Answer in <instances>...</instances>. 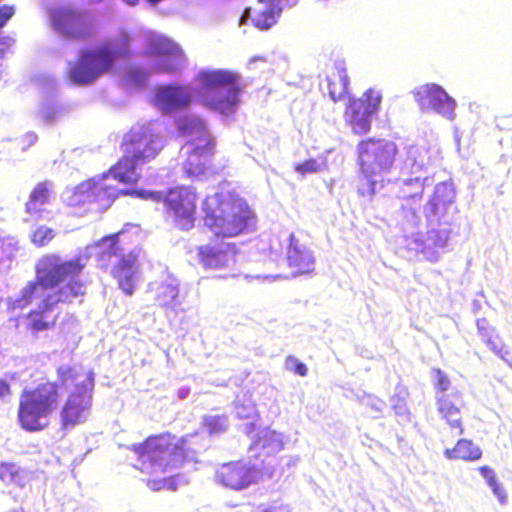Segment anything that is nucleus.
Returning a JSON list of instances; mask_svg holds the SVG:
<instances>
[{"label": "nucleus", "instance_id": "cd10ccee", "mask_svg": "<svg viewBox=\"0 0 512 512\" xmlns=\"http://www.w3.org/2000/svg\"><path fill=\"white\" fill-rule=\"evenodd\" d=\"M380 173H366L363 169H358L357 192L362 197L371 198L376 193V185L382 180L376 177L382 176Z\"/></svg>", "mask_w": 512, "mask_h": 512}, {"label": "nucleus", "instance_id": "bb28decb", "mask_svg": "<svg viewBox=\"0 0 512 512\" xmlns=\"http://www.w3.org/2000/svg\"><path fill=\"white\" fill-rule=\"evenodd\" d=\"M0 481L5 485L24 487L22 470L14 462H0Z\"/></svg>", "mask_w": 512, "mask_h": 512}, {"label": "nucleus", "instance_id": "9b49d317", "mask_svg": "<svg viewBox=\"0 0 512 512\" xmlns=\"http://www.w3.org/2000/svg\"><path fill=\"white\" fill-rule=\"evenodd\" d=\"M381 101V93L374 88L367 89L360 98H349L344 118L355 134L370 131L371 117L379 111Z\"/></svg>", "mask_w": 512, "mask_h": 512}, {"label": "nucleus", "instance_id": "c756f323", "mask_svg": "<svg viewBox=\"0 0 512 512\" xmlns=\"http://www.w3.org/2000/svg\"><path fill=\"white\" fill-rule=\"evenodd\" d=\"M407 154L411 166H416L418 170L426 169L431 164L429 151L424 147L411 145L408 147Z\"/></svg>", "mask_w": 512, "mask_h": 512}, {"label": "nucleus", "instance_id": "9d476101", "mask_svg": "<svg viewBox=\"0 0 512 512\" xmlns=\"http://www.w3.org/2000/svg\"><path fill=\"white\" fill-rule=\"evenodd\" d=\"M144 55L152 60V72L157 74L176 73L185 62L181 47L163 35L152 36L147 40Z\"/></svg>", "mask_w": 512, "mask_h": 512}, {"label": "nucleus", "instance_id": "20e7f679", "mask_svg": "<svg viewBox=\"0 0 512 512\" xmlns=\"http://www.w3.org/2000/svg\"><path fill=\"white\" fill-rule=\"evenodd\" d=\"M192 435L176 437L170 432L152 434L142 442L132 444L129 450L136 455L135 468L142 473H165L169 468L183 465L197 453Z\"/></svg>", "mask_w": 512, "mask_h": 512}, {"label": "nucleus", "instance_id": "dca6fc26", "mask_svg": "<svg viewBox=\"0 0 512 512\" xmlns=\"http://www.w3.org/2000/svg\"><path fill=\"white\" fill-rule=\"evenodd\" d=\"M437 412L448 426L451 437H457L464 433L465 426L462 410L465 408L463 394L455 391L451 395L437 396Z\"/></svg>", "mask_w": 512, "mask_h": 512}, {"label": "nucleus", "instance_id": "aec40b11", "mask_svg": "<svg viewBox=\"0 0 512 512\" xmlns=\"http://www.w3.org/2000/svg\"><path fill=\"white\" fill-rule=\"evenodd\" d=\"M287 262L289 267L294 270V275L306 274L314 269V258L311 251L293 233L289 236Z\"/></svg>", "mask_w": 512, "mask_h": 512}, {"label": "nucleus", "instance_id": "7c9ffc66", "mask_svg": "<svg viewBox=\"0 0 512 512\" xmlns=\"http://www.w3.org/2000/svg\"><path fill=\"white\" fill-rule=\"evenodd\" d=\"M136 258V255L133 253H129L120 257L118 262L112 268V276L121 277L125 274H134Z\"/></svg>", "mask_w": 512, "mask_h": 512}, {"label": "nucleus", "instance_id": "5701e85b", "mask_svg": "<svg viewBox=\"0 0 512 512\" xmlns=\"http://www.w3.org/2000/svg\"><path fill=\"white\" fill-rule=\"evenodd\" d=\"M444 455L449 460L476 461L482 457V451L471 440L461 438L454 447L445 449Z\"/></svg>", "mask_w": 512, "mask_h": 512}, {"label": "nucleus", "instance_id": "ddd939ff", "mask_svg": "<svg viewBox=\"0 0 512 512\" xmlns=\"http://www.w3.org/2000/svg\"><path fill=\"white\" fill-rule=\"evenodd\" d=\"M92 405V385H77L65 400L60 410V423L63 430H69L85 422Z\"/></svg>", "mask_w": 512, "mask_h": 512}, {"label": "nucleus", "instance_id": "de8ad7c7", "mask_svg": "<svg viewBox=\"0 0 512 512\" xmlns=\"http://www.w3.org/2000/svg\"><path fill=\"white\" fill-rule=\"evenodd\" d=\"M263 512H272V511H271V510H265V511H263Z\"/></svg>", "mask_w": 512, "mask_h": 512}, {"label": "nucleus", "instance_id": "f3484780", "mask_svg": "<svg viewBox=\"0 0 512 512\" xmlns=\"http://www.w3.org/2000/svg\"><path fill=\"white\" fill-rule=\"evenodd\" d=\"M216 481L232 490H242L256 481V470L243 461L222 464L215 474Z\"/></svg>", "mask_w": 512, "mask_h": 512}, {"label": "nucleus", "instance_id": "a18cd8bd", "mask_svg": "<svg viewBox=\"0 0 512 512\" xmlns=\"http://www.w3.org/2000/svg\"><path fill=\"white\" fill-rule=\"evenodd\" d=\"M274 445H273V448H272V451L273 452H276L280 449V442L279 441H274Z\"/></svg>", "mask_w": 512, "mask_h": 512}, {"label": "nucleus", "instance_id": "f03ea898", "mask_svg": "<svg viewBox=\"0 0 512 512\" xmlns=\"http://www.w3.org/2000/svg\"><path fill=\"white\" fill-rule=\"evenodd\" d=\"M87 256L78 255L63 261L57 254L43 255L35 265V279L29 281L13 300V309H24L34 300L39 305L25 315L26 330L38 335L55 328L58 314L54 308L59 303H71L86 294V284L77 279L86 267Z\"/></svg>", "mask_w": 512, "mask_h": 512}, {"label": "nucleus", "instance_id": "423d86ee", "mask_svg": "<svg viewBox=\"0 0 512 512\" xmlns=\"http://www.w3.org/2000/svg\"><path fill=\"white\" fill-rule=\"evenodd\" d=\"M241 76L231 70L203 69L195 81L199 86L197 101L205 108L221 114L232 112L242 93Z\"/></svg>", "mask_w": 512, "mask_h": 512}, {"label": "nucleus", "instance_id": "393cba45", "mask_svg": "<svg viewBox=\"0 0 512 512\" xmlns=\"http://www.w3.org/2000/svg\"><path fill=\"white\" fill-rule=\"evenodd\" d=\"M57 376L59 383L64 386L73 385L77 389V385L90 384L93 386V381L83 371L74 366H60L57 368Z\"/></svg>", "mask_w": 512, "mask_h": 512}, {"label": "nucleus", "instance_id": "c85d7f7f", "mask_svg": "<svg viewBox=\"0 0 512 512\" xmlns=\"http://www.w3.org/2000/svg\"><path fill=\"white\" fill-rule=\"evenodd\" d=\"M179 290L177 286L162 283L157 290L156 301L163 308L174 307L178 303Z\"/></svg>", "mask_w": 512, "mask_h": 512}, {"label": "nucleus", "instance_id": "f257e3e1", "mask_svg": "<svg viewBox=\"0 0 512 512\" xmlns=\"http://www.w3.org/2000/svg\"><path fill=\"white\" fill-rule=\"evenodd\" d=\"M164 148L161 136L147 125H134L122 137L118 161L98 177L79 183L67 199V206L83 212H103L121 196L152 199L162 202L165 219L180 231L194 228L197 218L198 193L191 186H176L160 192L119 189L109 183V177L119 183L135 186L141 179L137 168L154 160Z\"/></svg>", "mask_w": 512, "mask_h": 512}, {"label": "nucleus", "instance_id": "e433bc0d", "mask_svg": "<svg viewBox=\"0 0 512 512\" xmlns=\"http://www.w3.org/2000/svg\"><path fill=\"white\" fill-rule=\"evenodd\" d=\"M477 329L482 339L487 343H492V337L494 335V328L489 324L485 318L477 319Z\"/></svg>", "mask_w": 512, "mask_h": 512}, {"label": "nucleus", "instance_id": "412c9836", "mask_svg": "<svg viewBox=\"0 0 512 512\" xmlns=\"http://www.w3.org/2000/svg\"><path fill=\"white\" fill-rule=\"evenodd\" d=\"M139 229L137 226L132 224H126L124 228L116 233L106 235L102 237L97 246H104V252L108 257L117 256L121 251L119 246L121 238L127 236L129 242H134L139 239Z\"/></svg>", "mask_w": 512, "mask_h": 512}, {"label": "nucleus", "instance_id": "72a5a7b5", "mask_svg": "<svg viewBox=\"0 0 512 512\" xmlns=\"http://www.w3.org/2000/svg\"><path fill=\"white\" fill-rule=\"evenodd\" d=\"M204 426L210 434H218L226 429L225 416H208L204 418Z\"/></svg>", "mask_w": 512, "mask_h": 512}, {"label": "nucleus", "instance_id": "0eeeda50", "mask_svg": "<svg viewBox=\"0 0 512 512\" xmlns=\"http://www.w3.org/2000/svg\"><path fill=\"white\" fill-rule=\"evenodd\" d=\"M60 404L58 383L46 378L33 388H25L19 397L17 418L20 426L29 432L44 430Z\"/></svg>", "mask_w": 512, "mask_h": 512}, {"label": "nucleus", "instance_id": "4c0bfd02", "mask_svg": "<svg viewBox=\"0 0 512 512\" xmlns=\"http://www.w3.org/2000/svg\"><path fill=\"white\" fill-rule=\"evenodd\" d=\"M133 273L125 274L121 277H114L118 280L120 289L128 296L134 293L135 285L133 281Z\"/></svg>", "mask_w": 512, "mask_h": 512}, {"label": "nucleus", "instance_id": "79ce46f5", "mask_svg": "<svg viewBox=\"0 0 512 512\" xmlns=\"http://www.w3.org/2000/svg\"><path fill=\"white\" fill-rule=\"evenodd\" d=\"M147 484L152 490L157 491V490H161L162 488H164L166 486L167 480L166 479L148 480Z\"/></svg>", "mask_w": 512, "mask_h": 512}, {"label": "nucleus", "instance_id": "b1692460", "mask_svg": "<svg viewBox=\"0 0 512 512\" xmlns=\"http://www.w3.org/2000/svg\"><path fill=\"white\" fill-rule=\"evenodd\" d=\"M259 3L266 5V8L258 12L253 20V25L259 30H268L277 23L282 8L279 6V0H258Z\"/></svg>", "mask_w": 512, "mask_h": 512}, {"label": "nucleus", "instance_id": "f8f14e48", "mask_svg": "<svg viewBox=\"0 0 512 512\" xmlns=\"http://www.w3.org/2000/svg\"><path fill=\"white\" fill-rule=\"evenodd\" d=\"M50 24L61 37L70 41H85L93 34L90 23L82 12L71 7H57L50 11Z\"/></svg>", "mask_w": 512, "mask_h": 512}, {"label": "nucleus", "instance_id": "2f4dec72", "mask_svg": "<svg viewBox=\"0 0 512 512\" xmlns=\"http://www.w3.org/2000/svg\"><path fill=\"white\" fill-rule=\"evenodd\" d=\"M431 372L433 375V385L437 396L448 395L447 391L451 386V381L448 375L440 368H433Z\"/></svg>", "mask_w": 512, "mask_h": 512}, {"label": "nucleus", "instance_id": "39448f33", "mask_svg": "<svg viewBox=\"0 0 512 512\" xmlns=\"http://www.w3.org/2000/svg\"><path fill=\"white\" fill-rule=\"evenodd\" d=\"M129 54L130 37L124 33L94 48L81 50L77 59L69 63L67 77L75 85H90L100 76L113 71L117 61Z\"/></svg>", "mask_w": 512, "mask_h": 512}, {"label": "nucleus", "instance_id": "7ed1b4c3", "mask_svg": "<svg viewBox=\"0 0 512 512\" xmlns=\"http://www.w3.org/2000/svg\"><path fill=\"white\" fill-rule=\"evenodd\" d=\"M204 227L217 239L196 248L197 260L205 270H222L236 263L238 248L224 241L255 228L256 214L242 198L214 193L206 195L201 203Z\"/></svg>", "mask_w": 512, "mask_h": 512}, {"label": "nucleus", "instance_id": "6ab92c4d", "mask_svg": "<svg viewBox=\"0 0 512 512\" xmlns=\"http://www.w3.org/2000/svg\"><path fill=\"white\" fill-rule=\"evenodd\" d=\"M54 197L53 183L45 180L37 183L30 191L25 202V211L33 220H40L46 212L45 206L51 203Z\"/></svg>", "mask_w": 512, "mask_h": 512}, {"label": "nucleus", "instance_id": "4be33fe9", "mask_svg": "<svg viewBox=\"0 0 512 512\" xmlns=\"http://www.w3.org/2000/svg\"><path fill=\"white\" fill-rule=\"evenodd\" d=\"M327 90L333 101H340L348 95L349 77L343 66H335L327 75Z\"/></svg>", "mask_w": 512, "mask_h": 512}, {"label": "nucleus", "instance_id": "37998d69", "mask_svg": "<svg viewBox=\"0 0 512 512\" xmlns=\"http://www.w3.org/2000/svg\"><path fill=\"white\" fill-rule=\"evenodd\" d=\"M11 395L10 385L3 379H0V399H4Z\"/></svg>", "mask_w": 512, "mask_h": 512}, {"label": "nucleus", "instance_id": "49530a36", "mask_svg": "<svg viewBox=\"0 0 512 512\" xmlns=\"http://www.w3.org/2000/svg\"><path fill=\"white\" fill-rule=\"evenodd\" d=\"M10 512H24L23 509H19V510H13V511H10Z\"/></svg>", "mask_w": 512, "mask_h": 512}, {"label": "nucleus", "instance_id": "473e14b6", "mask_svg": "<svg viewBox=\"0 0 512 512\" xmlns=\"http://www.w3.org/2000/svg\"><path fill=\"white\" fill-rule=\"evenodd\" d=\"M55 237V232L52 228L46 226H39L31 234V242L37 247H44L48 245Z\"/></svg>", "mask_w": 512, "mask_h": 512}, {"label": "nucleus", "instance_id": "a211bd4d", "mask_svg": "<svg viewBox=\"0 0 512 512\" xmlns=\"http://www.w3.org/2000/svg\"><path fill=\"white\" fill-rule=\"evenodd\" d=\"M456 190L450 182L438 183L425 208L426 217L438 222L445 220L454 207Z\"/></svg>", "mask_w": 512, "mask_h": 512}, {"label": "nucleus", "instance_id": "6e6552de", "mask_svg": "<svg viewBox=\"0 0 512 512\" xmlns=\"http://www.w3.org/2000/svg\"><path fill=\"white\" fill-rule=\"evenodd\" d=\"M179 130L193 145L184 162L185 172L189 176H199L212 167V158L216 151V141L210 134L203 119L199 117L183 119Z\"/></svg>", "mask_w": 512, "mask_h": 512}, {"label": "nucleus", "instance_id": "1a4fd4ad", "mask_svg": "<svg viewBox=\"0 0 512 512\" xmlns=\"http://www.w3.org/2000/svg\"><path fill=\"white\" fill-rule=\"evenodd\" d=\"M358 169L366 173H389L396 162L397 144L386 138L368 137L356 147Z\"/></svg>", "mask_w": 512, "mask_h": 512}, {"label": "nucleus", "instance_id": "c03bdc74", "mask_svg": "<svg viewBox=\"0 0 512 512\" xmlns=\"http://www.w3.org/2000/svg\"><path fill=\"white\" fill-rule=\"evenodd\" d=\"M250 17H251V9L250 8H246L243 11V13H242V15L240 17L239 24L240 25H245Z\"/></svg>", "mask_w": 512, "mask_h": 512}, {"label": "nucleus", "instance_id": "2eb2a0df", "mask_svg": "<svg viewBox=\"0 0 512 512\" xmlns=\"http://www.w3.org/2000/svg\"><path fill=\"white\" fill-rule=\"evenodd\" d=\"M413 96L422 110L432 109L449 120L455 118L456 102L437 84H425L413 91Z\"/></svg>", "mask_w": 512, "mask_h": 512}, {"label": "nucleus", "instance_id": "a19ab883", "mask_svg": "<svg viewBox=\"0 0 512 512\" xmlns=\"http://www.w3.org/2000/svg\"><path fill=\"white\" fill-rule=\"evenodd\" d=\"M488 486L492 489L493 493L497 496L498 500L502 504H505L507 500V494L502 485L498 483V481H496Z\"/></svg>", "mask_w": 512, "mask_h": 512}, {"label": "nucleus", "instance_id": "4468645a", "mask_svg": "<svg viewBox=\"0 0 512 512\" xmlns=\"http://www.w3.org/2000/svg\"><path fill=\"white\" fill-rule=\"evenodd\" d=\"M193 101L194 97L189 85L159 84L152 90L151 103L163 114L188 109Z\"/></svg>", "mask_w": 512, "mask_h": 512}, {"label": "nucleus", "instance_id": "ea45409f", "mask_svg": "<svg viewBox=\"0 0 512 512\" xmlns=\"http://www.w3.org/2000/svg\"><path fill=\"white\" fill-rule=\"evenodd\" d=\"M482 477L486 480L488 485L497 481L494 470L489 466H481L478 468Z\"/></svg>", "mask_w": 512, "mask_h": 512}, {"label": "nucleus", "instance_id": "f704fd0d", "mask_svg": "<svg viewBox=\"0 0 512 512\" xmlns=\"http://www.w3.org/2000/svg\"><path fill=\"white\" fill-rule=\"evenodd\" d=\"M294 170L301 176H305L307 174L317 173L321 170L320 163L314 159H306L300 163H296L294 165Z\"/></svg>", "mask_w": 512, "mask_h": 512}, {"label": "nucleus", "instance_id": "a878e982", "mask_svg": "<svg viewBox=\"0 0 512 512\" xmlns=\"http://www.w3.org/2000/svg\"><path fill=\"white\" fill-rule=\"evenodd\" d=\"M427 178H410L404 180L400 187L399 198L403 201L421 200L425 191Z\"/></svg>", "mask_w": 512, "mask_h": 512}, {"label": "nucleus", "instance_id": "58836bf2", "mask_svg": "<svg viewBox=\"0 0 512 512\" xmlns=\"http://www.w3.org/2000/svg\"><path fill=\"white\" fill-rule=\"evenodd\" d=\"M15 9L10 5L0 6V28L14 15Z\"/></svg>", "mask_w": 512, "mask_h": 512}, {"label": "nucleus", "instance_id": "c9c22d12", "mask_svg": "<svg viewBox=\"0 0 512 512\" xmlns=\"http://www.w3.org/2000/svg\"><path fill=\"white\" fill-rule=\"evenodd\" d=\"M284 367L286 370L291 371L301 377H305L308 374L307 366L292 355H289L285 358Z\"/></svg>", "mask_w": 512, "mask_h": 512}]
</instances>
